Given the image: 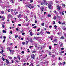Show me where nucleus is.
I'll return each mask as SVG.
<instances>
[{
  "label": "nucleus",
  "instance_id": "30",
  "mask_svg": "<svg viewBox=\"0 0 66 66\" xmlns=\"http://www.w3.org/2000/svg\"><path fill=\"white\" fill-rule=\"evenodd\" d=\"M57 17L58 18H59V19H61V16H58Z\"/></svg>",
  "mask_w": 66,
  "mask_h": 66
},
{
  "label": "nucleus",
  "instance_id": "46",
  "mask_svg": "<svg viewBox=\"0 0 66 66\" xmlns=\"http://www.w3.org/2000/svg\"><path fill=\"white\" fill-rule=\"evenodd\" d=\"M6 37H5V36H3V38L4 39H6Z\"/></svg>",
  "mask_w": 66,
  "mask_h": 66
},
{
  "label": "nucleus",
  "instance_id": "16",
  "mask_svg": "<svg viewBox=\"0 0 66 66\" xmlns=\"http://www.w3.org/2000/svg\"><path fill=\"white\" fill-rule=\"evenodd\" d=\"M53 12H54V13H55V14H57V12H56V11L54 10V11H53Z\"/></svg>",
  "mask_w": 66,
  "mask_h": 66
},
{
  "label": "nucleus",
  "instance_id": "41",
  "mask_svg": "<svg viewBox=\"0 0 66 66\" xmlns=\"http://www.w3.org/2000/svg\"><path fill=\"white\" fill-rule=\"evenodd\" d=\"M18 12H16L15 14V15H16L18 14Z\"/></svg>",
  "mask_w": 66,
  "mask_h": 66
},
{
  "label": "nucleus",
  "instance_id": "51",
  "mask_svg": "<svg viewBox=\"0 0 66 66\" xmlns=\"http://www.w3.org/2000/svg\"><path fill=\"white\" fill-rule=\"evenodd\" d=\"M64 35L65 37H66V33H64Z\"/></svg>",
  "mask_w": 66,
  "mask_h": 66
},
{
  "label": "nucleus",
  "instance_id": "24",
  "mask_svg": "<svg viewBox=\"0 0 66 66\" xmlns=\"http://www.w3.org/2000/svg\"><path fill=\"white\" fill-rule=\"evenodd\" d=\"M1 12L2 14H4L5 13L3 11H1Z\"/></svg>",
  "mask_w": 66,
  "mask_h": 66
},
{
  "label": "nucleus",
  "instance_id": "49",
  "mask_svg": "<svg viewBox=\"0 0 66 66\" xmlns=\"http://www.w3.org/2000/svg\"><path fill=\"white\" fill-rule=\"evenodd\" d=\"M22 35H24L25 34V33H22Z\"/></svg>",
  "mask_w": 66,
  "mask_h": 66
},
{
  "label": "nucleus",
  "instance_id": "31",
  "mask_svg": "<svg viewBox=\"0 0 66 66\" xmlns=\"http://www.w3.org/2000/svg\"><path fill=\"white\" fill-rule=\"evenodd\" d=\"M21 53L22 54H24V51H22Z\"/></svg>",
  "mask_w": 66,
  "mask_h": 66
},
{
  "label": "nucleus",
  "instance_id": "6",
  "mask_svg": "<svg viewBox=\"0 0 66 66\" xmlns=\"http://www.w3.org/2000/svg\"><path fill=\"white\" fill-rule=\"evenodd\" d=\"M62 29H63V30H64V31H66V28L65 26L62 27Z\"/></svg>",
  "mask_w": 66,
  "mask_h": 66
},
{
  "label": "nucleus",
  "instance_id": "61",
  "mask_svg": "<svg viewBox=\"0 0 66 66\" xmlns=\"http://www.w3.org/2000/svg\"><path fill=\"white\" fill-rule=\"evenodd\" d=\"M59 61H60V60H61V58L60 57L59 58Z\"/></svg>",
  "mask_w": 66,
  "mask_h": 66
},
{
  "label": "nucleus",
  "instance_id": "18",
  "mask_svg": "<svg viewBox=\"0 0 66 66\" xmlns=\"http://www.w3.org/2000/svg\"><path fill=\"white\" fill-rule=\"evenodd\" d=\"M8 17H12V16L10 14H9L8 15Z\"/></svg>",
  "mask_w": 66,
  "mask_h": 66
},
{
  "label": "nucleus",
  "instance_id": "26",
  "mask_svg": "<svg viewBox=\"0 0 66 66\" xmlns=\"http://www.w3.org/2000/svg\"><path fill=\"white\" fill-rule=\"evenodd\" d=\"M40 34L41 35H43V34L44 33V32L42 31H41L40 32Z\"/></svg>",
  "mask_w": 66,
  "mask_h": 66
},
{
  "label": "nucleus",
  "instance_id": "28",
  "mask_svg": "<svg viewBox=\"0 0 66 66\" xmlns=\"http://www.w3.org/2000/svg\"><path fill=\"white\" fill-rule=\"evenodd\" d=\"M61 39H64V36H63L61 37Z\"/></svg>",
  "mask_w": 66,
  "mask_h": 66
},
{
  "label": "nucleus",
  "instance_id": "22",
  "mask_svg": "<svg viewBox=\"0 0 66 66\" xmlns=\"http://www.w3.org/2000/svg\"><path fill=\"white\" fill-rule=\"evenodd\" d=\"M61 33H60V32H59L57 33V34H58V35H59V36H60Z\"/></svg>",
  "mask_w": 66,
  "mask_h": 66
},
{
  "label": "nucleus",
  "instance_id": "21",
  "mask_svg": "<svg viewBox=\"0 0 66 66\" xmlns=\"http://www.w3.org/2000/svg\"><path fill=\"white\" fill-rule=\"evenodd\" d=\"M58 65H63V63H62L61 62H59L58 63Z\"/></svg>",
  "mask_w": 66,
  "mask_h": 66
},
{
  "label": "nucleus",
  "instance_id": "48",
  "mask_svg": "<svg viewBox=\"0 0 66 66\" xmlns=\"http://www.w3.org/2000/svg\"><path fill=\"white\" fill-rule=\"evenodd\" d=\"M32 47H33V46H30V47H29V48L30 49H31V48H32Z\"/></svg>",
  "mask_w": 66,
  "mask_h": 66
},
{
  "label": "nucleus",
  "instance_id": "64",
  "mask_svg": "<svg viewBox=\"0 0 66 66\" xmlns=\"http://www.w3.org/2000/svg\"><path fill=\"white\" fill-rule=\"evenodd\" d=\"M36 52V51H33V53H35Z\"/></svg>",
  "mask_w": 66,
  "mask_h": 66
},
{
  "label": "nucleus",
  "instance_id": "35",
  "mask_svg": "<svg viewBox=\"0 0 66 66\" xmlns=\"http://www.w3.org/2000/svg\"><path fill=\"white\" fill-rule=\"evenodd\" d=\"M29 57H30V56H27V60H28V59H29Z\"/></svg>",
  "mask_w": 66,
  "mask_h": 66
},
{
  "label": "nucleus",
  "instance_id": "27",
  "mask_svg": "<svg viewBox=\"0 0 66 66\" xmlns=\"http://www.w3.org/2000/svg\"><path fill=\"white\" fill-rule=\"evenodd\" d=\"M8 57L9 59H12V57H11L9 56Z\"/></svg>",
  "mask_w": 66,
  "mask_h": 66
},
{
  "label": "nucleus",
  "instance_id": "5",
  "mask_svg": "<svg viewBox=\"0 0 66 66\" xmlns=\"http://www.w3.org/2000/svg\"><path fill=\"white\" fill-rule=\"evenodd\" d=\"M30 15L31 17H33L34 16V13H33V12H31L30 13Z\"/></svg>",
  "mask_w": 66,
  "mask_h": 66
},
{
  "label": "nucleus",
  "instance_id": "45",
  "mask_svg": "<svg viewBox=\"0 0 66 66\" xmlns=\"http://www.w3.org/2000/svg\"><path fill=\"white\" fill-rule=\"evenodd\" d=\"M52 57H55V55H53L52 56Z\"/></svg>",
  "mask_w": 66,
  "mask_h": 66
},
{
  "label": "nucleus",
  "instance_id": "56",
  "mask_svg": "<svg viewBox=\"0 0 66 66\" xmlns=\"http://www.w3.org/2000/svg\"><path fill=\"white\" fill-rule=\"evenodd\" d=\"M10 32L11 34H12L13 33V31H10Z\"/></svg>",
  "mask_w": 66,
  "mask_h": 66
},
{
  "label": "nucleus",
  "instance_id": "32",
  "mask_svg": "<svg viewBox=\"0 0 66 66\" xmlns=\"http://www.w3.org/2000/svg\"><path fill=\"white\" fill-rule=\"evenodd\" d=\"M22 44L23 45H25V42H22Z\"/></svg>",
  "mask_w": 66,
  "mask_h": 66
},
{
  "label": "nucleus",
  "instance_id": "53",
  "mask_svg": "<svg viewBox=\"0 0 66 66\" xmlns=\"http://www.w3.org/2000/svg\"><path fill=\"white\" fill-rule=\"evenodd\" d=\"M36 28V26H35L33 27V28H34H34Z\"/></svg>",
  "mask_w": 66,
  "mask_h": 66
},
{
  "label": "nucleus",
  "instance_id": "8",
  "mask_svg": "<svg viewBox=\"0 0 66 66\" xmlns=\"http://www.w3.org/2000/svg\"><path fill=\"white\" fill-rule=\"evenodd\" d=\"M57 39H54V40L52 41V42H53V43H54L53 42H57Z\"/></svg>",
  "mask_w": 66,
  "mask_h": 66
},
{
  "label": "nucleus",
  "instance_id": "36",
  "mask_svg": "<svg viewBox=\"0 0 66 66\" xmlns=\"http://www.w3.org/2000/svg\"><path fill=\"white\" fill-rule=\"evenodd\" d=\"M7 11L8 12H10V9H8Z\"/></svg>",
  "mask_w": 66,
  "mask_h": 66
},
{
  "label": "nucleus",
  "instance_id": "59",
  "mask_svg": "<svg viewBox=\"0 0 66 66\" xmlns=\"http://www.w3.org/2000/svg\"><path fill=\"white\" fill-rule=\"evenodd\" d=\"M53 22V24H55V21H54Z\"/></svg>",
  "mask_w": 66,
  "mask_h": 66
},
{
  "label": "nucleus",
  "instance_id": "42",
  "mask_svg": "<svg viewBox=\"0 0 66 66\" xmlns=\"http://www.w3.org/2000/svg\"><path fill=\"white\" fill-rule=\"evenodd\" d=\"M62 5L63 6H64L65 7V6H66L65 5V4H62Z\"/></svg>",
  "mask_w": 66,
  "mask_h": 66
},
{
  "label": "nucleus",
  "instance_id": "12",
  "mask_svg": "<svg viewBox=\"0 0 66 66\" xmlns=\"http://www.w3.org/2000/svg\"><path fill=\"white\" fill-rule=\"evenodd\" d=\"M26 45H28V43H29V41H26Z\"/></svg>",
  "mask_w": 66,
  "mask_h": 66
},
{
  "label": "nucleus",
  "instance_id": "55",
  "mask_svg": "<svg viewBox=\"0 0 66 66\" xmlns=\"http://www.w3.org/2000/svg\"><path fill=\"white\" fill-rule=\"evenodd\" d=\"M18 26H19V27H21V24H18Z\"/></svg>",
  "mask_w": 66,
  "mask_h": 66
},
{
  "label": "nucleus",
  "instance_id": "7",
  "mask_svg": "<svg viewBox=\"0 0 66 66\" xmlns=\"http://www.w3.org/2000/svg\"><path fill=\"white\" fill-rule=\"evenodd\" d=\"M31 58L34 59V57H35V55L34 54H32L31 56Z\"/></svg>",
  "mask_w": 66,
  "mask_h": 66
},
{
  "label": "nucleus",
  "instance_id": "37",
  "mask_svg": "<svg viewBox=\"0 0 66 66\" xmlns=\"http://www.w3.org/2000/svg\"><path fill=\"white\" fill-rule=\"evenodd\" d=\"M33 2V0H31L30 1V3H32V2Z\"/></svg>",
  "mask_w": 66,
  "mask_h": 66
},
{
  "label": "nucleus",
  "instance_id": "54",
  "mask_svg": "<svg viewBox=\"0 0 66 66\" xmlns=\"http://www.w3.org/2000/svg\"><path fill=\"white\" fill-rule=\"evenodd\" d=\"M26 39L27 40H29V38H26Z\"/></svg>",
  "mask_w": 66,
  "mask_h": 66
},
{
  "label": "nucleus",
  "instance_id": "23",
  "mask_svg": "<svg viewBox=\"0 0 66 66\" xmlns=\"http://www.w3.org/2000/svg\"><path fill=\"white\" fill-rule=\"evenodd\" d=\"M57 7L58 10H61V7L60 6H57Z\"/></svg>",
  "mask_w": 66,
  "mask_h": 66
},
{
  "label": "nucleus",
  "instance_id": "38",
  "mask_svg": "<svg viewBox=\"0 0 66 66\" xmlns=\"http://www.w3.org/2000/svg\"><path fill=\"white\" fill-rule=\"evenodd\" d=\"M46 32L47 33V34H50V32H48L47 31H46Z\"/></svg>",
  "mask_w": 66,
  "mask_h": 66
},
{
  "label": "nucleus",
  "instance_id": "3",
  "mask_svg": "<svg viewBox=\"0 0 66 66\" xmlns=\"http://www.w3.org/2000/svg\"><path fill=\"white\" fill-rule=\"evenodd\" d=\"M64 11H63L61 12H59V14H61V15H64Z\"/></svg>",
  "mask_w": 66,
  "mask_h": 66
},
{
  "label": "nucleus",
  "instance_id": "14",
  "mask_svg": "<svg viewBox=\"0 0 66 66\" xmlns=\"http://www.w3.org/2000/svg\"><path fill=\"white\" fill-rule=\"evenodd\" d=\"M30 35L31 36H32L33 35V32H31L30 33Z\"/></svg>",
  "mask_w": 66,
  "mask_h": 66
},
{
  "label": "nucleus",
  "instance_id": "39",
  "mask_svg": "<svg viewBox=\"0 0 66 66\" xmlns=\"http://www.w3.org/2000/svg\"><path fill=\"white\" fill-rule=\"evenodd\" d=\"M11 2H12V3H14V2L13 1V0H11Z\"/></svg>",
  "mask_w": 66,
  "mask_h": 66
},
{
  "label": "nucleus",
  "instance_id": "62",
  "mask_svg": "<svg viewBox=\"0 0 66 66\" xmlns=\"http://www.w3.org/2000/svg\"><path fill=\"white\" fill-rule=\"evenodd\" d=\"M14 50H13L12 51V53H14Z\"/></svg>",
  "mask_w": 66,
  "mask_h": 66
},
{
  "label": "nucleus",
  "instance_id": "17",
  "mask_svg": "<svg viewBox=\"0 0 66 66\" xmlns=\"http://www.w3.org/2000/svg\"><path fill=\"white\" fill-rule=\"evenodd\" d=\"M17 57L19 60H20V56L19 55L17 56Z\"/></svg>",
  "mask_w": 66,
  "mask_h": 66
},
{
  "label": "nucleus",
  "instance_id": "13",
  "mask_svg": "<svg viewBox=\"0 0 66 66\" xmlns=\"http://www.w3.org/2000/svg\"><path fill=\"white\" fill-rule=\"evenodd\" d=\"M29 26V23H26L24 24L25 26Z\"/></svg>",
  "mask_w": 66,
  "mask_h": 66
},
{
  "label": "nucleus",
  "instance_id": "10",
  "mask_svg": "<svg viewBox=\"0 0 66 66\" xmlns=\"http://www.w3.org/2000/svg\"><path fill=\"white\" fill-rule=\"evenodd\" d=\"M48 3L49 4H52V1H50L48 2Z\"/></svg>",
  "mask_w": 66,
  "mask_h": 66
},
{
  "label": "nucleus",
  "instance_id": "52",
  "mask_svg": "<svg viewBox=\"0 0 66 66\" xmlns=\"http://www.w3.org/2000/svg\"><path fill=\"white\" fill-rule=\"evenodd\" d=\"M23 32H24L23 30H22V31H21V33H23Z\"/></svg>",
  "mask_w": 66,
  "mask_h": 66
},
{
  "label": "nucleus",
  "instance_id": "50",
  "mask_svg": "<svg viewBox=\"0 0 66 66\" xmlns=\"http://www.w3.org/2000/svg\"><path fill=\"white\" fill-rule=\"evenodd\" d=\"M58 23H59V24H61V23L60 21H59Z\"/></svg>",
  "mask_w": 66,
  "mask_h": 66
},
{
  "label": "nucleus",
  "instance_id": "11",
  "mask_svg": "<svg viewBox=\"0 0 66 66\" xmlns=\"http://www.w3.org/2000/svg\"><path fill=\"white\" fill-rule=\"evenodd\" d=\"M21 14H20L17 17H18V18H21Z\"/></svg>",
  "mask_w": 66,
  "mask_h": 66
},
{
  "label": "nucleus",
  "instance_id": "58",
  "mask_svg": "<svg viewBox=\"0 0 66 66\" xmlns=\"http://www.w3.org/2000/svg\"><path fill=\"white\" fill-rule=\"evenodd\" d=\"M11 12H13V11H14V10L13 9H11Z\"/></svg>",
  "mask_w": 66,
  "mask_h": 66
},
{
  "label": "nucleus",
  "instance_id": "15",
  "mask_svg": "<svg viewBox=\"0 0 66 66\" xmlns=\"http://www.w3.org/2000/svg\"><path fill=\"white\" fill-rule=\"evenodd\" d=\"M2 20H4V19H5V17H4V16H2Z\"/></svg>",
  "mask_w": 66,
  "mask_h": 66
},
{
  "label": "nucleus",
  "instance_id": "25",
  "mask_svg": "<svg viewBox=\"0 0 66 66\" xmlns=\"http://www.w3.org/2000/svg\"><path fill=\"white\" fill-rule=\"evenodd\" d=\"M55 20V19H56V16H54V17H53V18Z\"/></svg>",
  "mask_w": 66,
  "mask_h": 66
},
{
  "label": "nucleus",
  "instance_id": "1",
  "mask_svg": "<svg viewBox=\"0 0 66 66\" xmlns=\"http://www.w3.org/2000/svg\"><path fill=\"white\" fill-rule=\"evenodd\" d=\"M26 5L27 6L29 7V8H30V9H31V8L33 9L34 7L31 5V4H26Z\"/></svg>",
  "mask_w": 66,
  "mask_h": 66
},
{
  "label": "nucleus",
  "instance_id": "60",
  "mask_svg": "<svg viewBox=\"0 0 66 66\" xmlns=\"http://www.w3.org/2000/svg\"><path fill=\"white\" fill-rule=\"evenodd\" d=\"M59 43L60 44H62V42H61L59 41Z\"/></svg>",
  "mask_w": 66,
  "mask_h": 66
},
{
  "label": "nucleus",
  "instance_id": "47",
  "mask_svg": "<svg viewBox=\"0 0 66 66\" xmlns=\"http://www.w3.org/2000/svg\"><path fill=\"white\" fill-rule=\"evenodd\" d=\"M2 26L3 28H4V25L2 24Z\"/></svg>",
  "mask_w": 66,
  "mask_h": 66
},
{
  "label": "nucleus",
  "instance_id": "57",
  "mask_svg": "<svg viewBox=\"0 0 66 66\" xmlns=\"http://www.w3.org/2000/svg\"><path fill=\"white\" fill-rule=\"evenodd\" d=\"M15 63V62H14V61L13 60L12 61V63Z\"/></svg>",
  "mask_w": 66,
  "mask_h": 66
},
{
  "label": "nucleus",
  "instance_id": "63",
  "mask_svg": "<svg viewBox=\"0 0 66 66\" xmlns=\"http://www.w3.org/2000/svg\"><path fill=\"white\" fill-rule=\"evenodd\" d=\"M31 66H33V64L32 63H31Z\"/></svg>",
  "mask_w": 66,
  "mask_h": 66
},
{
  "label": "nucleus",
  "instance_id": "20",
  "mask_svg": "<svg viewBox=\"0 0 66 66\" xmlns=\"http://www.w3.org/2000/svg\"><path fill=\"white\" fill-rule=\"evenodd\" d=\"M44 24H45V23H44L43 22H42V23H41V26H44Z\"/></svg>",
  "mask_w": 66,
  "mask_h": 66
},
{
  "label": "nucleus",
  "instance_id": "9",
  "mask_svg": "<svg viewBox=\"0 0 66 66\" xmlns=\"http://www.w3.org/2000/svg\"><path fill=\"white\" fill-rule=\"evenodd\" d=\"M25 19L26 21H28V16H26L25 17Z\"/></svg>",
  "mask_w": 66,
  "mask_h": 66
},
{
  "label": "nucleus",
  "instance_id": "19",
  "mask_svg": "<svg viewBox=\"0 0 66 66\" xmlns=\"http://www.w3.org/2000/svg\"><path fill=\"white\" fill-rule=\"evenodd\" d=\"M3 31L4 33H6V31H5L4 30H3Z\"/></svg>",
  "mask_w": 66,
  "mask_h": 66
},
{
  "label": "nucleus",
  "instance_id": "33",
  "mask_svg": "<svg viewBox=\"0 0 66 66\" xmlns=\"http://www.w3.org/2000/svg\"><path fill=\"white\" fill-rule=\"evenodd\" d=\"M18 35H16L15 36V38H17V37H18Z\"/></svg>",
  "mask_w": 66,
  "mask_h": 66
},
{
  "label": "nucleus",
  "instance_id": "43",
  "mask_svg": "<svg viewBox=\"0 0 66 66\" xmlns=\"http://www.w3.org/2000/svg\"><path fill=\"white\" fill-rule=\"evenodd\" d=\"M7 64H9V61H7L6 62Z\"/></svg>",
  "mask_w": 66,
  "mask_h": 66
},
{
  "label": "nucleus",
  "instance_id": "34",
  "mask_svg": "<svg viewBox=\"0 0 66 66\" xmlns=\"http://www.w3.org/2000/svg\"><path fill=\"white\" fill-rule=\"evenodd\" d=\"M7 49L8 50H10V49H11V48H10V47H8L7 48Z\"/></svg>",
  "mask_w": 66,
  "mask_h": 66
},
{
  "label": "nucleus",
  "instance_id": "29",
  "mask_svg": "<svg viewBox=\"0 0 66 66\" xmlns=\"http://www.w3.org/2000/svg\"><path fill=\"white\" fill-rule=\"evenodd\" d=\"M29 41H30V42L31 43H32L33 42V41H32V39H30V40H29Z\"/></svg>",
  "mask_w": 66,
  "mask_h": 66
},
{
  "label": "nucleus",
  "instance_id": "44",
  "mask_svg": "<svg viewBox=\"0 0 66 66\" xmlns=\"http://www.w3.org/2000/svg\"><path fill=\"white\" fill-rule=\"evenodd\" d=\"M3 43H5V39H4L3 41Z\"/></svg>",
  "mask_w": 66,
  "mask_h": 66
},
{
  "label": "nucleus",
  "instance_id": "40",
  "mask_svg": "<svg viewBox=\"0 0 66 66\" xmlns=\"http://www.w3.org/2000/svg\"><path fill=\"white\" fill-rule=\"evenodd\" d=\"M47 16H48V17H50L51 16V15L48 14L47 15Z\"/></svg>",
  "mask_w": 66,
  "mask_h": 66
},
{
  "label": "nucleus",
  "instance_id": "4",
  "mask_svg": "<svg viewBox=\"0 0 66 66\" xmlns=\"http://www.w3.org/2000/svg\"><path fill=\"white\" fill-rule=\"evenodd\" d=\"M51 4H48V6L49 9L51 10Z\"/></svg>",
  "mask_w": 66,
  "mask_h": 66
},
{
  "label": "nucleus",
  "instance_id": "2",
  "mask_svg": "<svg viewBox=\"0 0 66 66\" xmlns=\"http://www.w3.org/2000/svg\"><path fill=\"white\" fill-rule=\"evenodd\" d=\"M43 1L44 2V3H41V5H44V3L45 4V5H47L48 4V3H46V0H43Z\"/></svg>",
  "mask_w": 66,
  "mask_h": 66
}]
</instances>
